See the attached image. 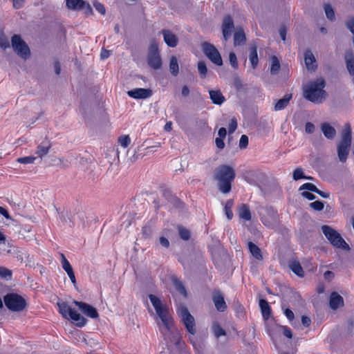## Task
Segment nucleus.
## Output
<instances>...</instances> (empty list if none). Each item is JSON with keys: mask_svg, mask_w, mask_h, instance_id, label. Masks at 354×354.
I'll use <instances>...</instances> for the list:
<instances>
[{"mask_svg": "<svg viewBox=\"0 0 354 354\" xmlns=\"http://www.w3.org/2000/svg\"><path fill=\"white\" fill-rule=\"evenodd\" d=\"M158 329L170 354H179L183 349L185 342L182 334L176 327L174 321L160 325Z\"/></svg>", "mask_w": 354, "mask_h": 354, "instance_id": "obj_1", "label": "nucleus"}, {"mask_svg": "<svg viewBox=\"0 0 354 354\" xmlns=\"http://www.w3.org/2000/svg\"><path fill=\"white\" fill-rule=\"evenodd\" d=\"M324 86L325 81L322 78L310 82L304 87V97L311 102L320 104L327 96Z\"/></svg>", "mask_w": 354, "mask_h": 354, "instance_id": "obj_2", "label": "nucleus"}, {"mask_svg": "<svg viewBox=\"0 0 354 354\" xmlns=\"http://www.w3.org/2000/svg\"><path fill=\"white\" fill-rule=\"evenodd\" d=\"M235 178L234 169L228 165L218 167L215 172L214 178L218 181V189L223 194H227L232 188V183Z\"/></svg>", "mask_w": 354, "mask_h": 354, "instance_id": "obj_3", "label": "nucleus"}, {"mask_svg": "<svg viewBox=\"0 0 354 354\" xmlns=\"http://www.w3.org/2000/svg\"><path fill=\"white\" fill-rule=\"evenodd\" d=\"M148 297L156 311L154 319L158 326H159V324L162 325L174 321L167 304H164L160 298L154 295L150 294Z\"/></svg>", "mask_w": 354, "mask_h": 354, "instance_id": "obj_4", "label": "nucleus"}, {"mask_svg": "<svg viewBox=\"0 0 354 354\" xmlns=\"http://www.w3.org/2000/svg\"><path fill=\"white\" fill-rule=\"evenodd\" d=\"M352 142V131L349 123H346L341 133V140L337 143V156L340 162H345L350 151Z\"/></svg>", "mask_w": 354, "mask_h": 354, "instance_id": "obj_5", "label": "nucleus"}, {"mask_svg": "<svg viewBox=\"0 0 354 354\" xmlns=\"http://www.w3.org/2000/svg\"><path fill=\"white\" fill-rule=\"evenodd\" d=\"M181 323L186 330L192 335L196 334V322L188 308L184 304H180L176 310Z\"/></svg>", "mask_w": 354, "mask_h": 354, "instance_id": "obj_6", "label": "nucleus"}, {"mask_svg": "<svg viewBox=\"0 0 354 354\" xmlns=\"http://www.w3.org/2000/svg\"><path fill=\"white\" fill-rule=\"evenodd\" d=\"M322 230L323 234L333 246L346 250H348L350 249L348 245L342 239L341 235L331 227L328 225H323L322 227Z\"/></svg>", "mask_w": 354, "mask_h": 354, "instance_id": "obj_7", "label": "nucleus"}, {"mask_svg": "<svg viewBox=\"0 0 354 354\" xmlns=\"http://www.w3.org/2000/svg\"><path fill=\"white\" fill-rule=\"evenodd\" d=\"M5 305L11 311L20 312L26 306V300L15 293L7 294L3 298Z\"/></svg>", "mask_w": 354, "mask_h": 354, "instance_id": "obj_8", "label": "nucleus"}, {"mask_svg": "<svg viewBox=\"0 0 354 354\" xmlns=\"http://www.w3.org/2000/svg\"><path fill=\"white\" fill-rule=\"evenodd\" d=\"M12 47L14 51L24 59H27L30 55L28 46L19 35H14L11 39Z\"/></svg>", "mask_w": 354, "mask_h": 354, "instance_id": "obj_9", "label": "nucleus"}, {"mask_svg": "<svg viewBox=\"0 0 354 354\" xmlns=\"http://www.w3.org/2000/svg\"><path fill=\"white\" fill-rule=\"evenodd\" d=\"M147 64L153 69L158 70L162 66V59L158 51V44L152 41L149 48Z\"/></svg>", "mask_w": 354, "mask_h": 354, "instance_id": "obj_10", "label": "nucleus"}, {"mask_svg": "<svg viewBox=\"0 0 354 354\" xmlns=\"http://www.w3.org/2000/svg\"><path fill=\"white\" fill-rule=\"evenodd\" d=\"M261 221L269 228H274L279 223V215L273 208L266 207L260 213Z\"/></svg>", "mask_w": 354, "mask_h": 354, "instance_id": "obj_11", "label": "nucleus"}, {"mask_svg": "<svg viewBox=\"0 0 354 354\" xmlns=\"http://www.w3.org/2000/svg\"><path fill=\"white\" fill-rule=\"evenodd\" d=\"M202 50L205 56L214 64L217 66L223 65L221 55L217 48L210 43L203 42L201 44Z\"/></svg>", "mask_w": 354, "mask_h": 354, "instance_id": "obj_12", "label": "nucleus"}, {"mask_svg": "<svg viewBox=\"0 0 354 354\" xmlns=\"http://www.w3.org/2000/svg\"><path fill=\"white\" fill-rule=\"evenodd\" d=\"M59 218L64 222L69 221L74 224L77 221H80L83 225L84 223V218L86 217L85 214L83 212H79L77 215L72 216L71 214L68 213V211L63 210L59 212Z\"/></svg>", "mask_w": 354, "mask_h": 354, "instance_id": "obj_13", "label": "nucleus"}, {"mask_svg": "<svg viewBox=\"0 0 354 354\" xmlns=\"http://www.w3.org/2000/svg\"><path fill=\"white\" fill-rule=\"evenodd\" d=\"M73 303L78 306L79 309L85 315L93 319L98 317L99 315L97 310L91 305L78 301H74Z\"/></svg>", "mask_w": 354, "mask_h": 354, "instance_id": "obj_14", "label": "nucleus"}, {"mask_svg": "<svg viewBox=\"0 0 354 354\" xmlns=\"http://www.w3.org/2000/svg\"><path fill=\"white\" fill-rule=\"evenodd\" d=\"M234 28V25L232 18L229 15L225 17L222 24V32L225 41H227L230 38Z\"/></svg>", "mask_w": 354, "mask_h": 354, "instance_id": "obj_15", "label": "nucleus"}, {"mask_svg": "<svg viewBox=\"0 0 354 354\" xmlns=\"http://www.w3.org/2000/svg\"><path fill=\"white\" fill-rule=\"evenodd\" d=\"M152 91L149 88H137L127 91V95L132 98L140 100L147 99L152 95Z\"/></svg>", "mask_w": 354, "mask_h": 354, "instance_id": "obj_16", "label": "nucleus"}, {"mask_svg": "<svg viewBox=\"0 0 354 354\" xmlns=\"http://www.w3.org/2000/svg\"><path fill=\"white\" fill-rule=\"evenodd\" d=\"M161 32L163 35L164 41L167 46L172 48L177 46L178 39L176 35L169 30H162Z\"/></svg>", "mask_w": 354, "mask_h": 354, "instance_id": "obj_17", "label": "nucleus"}, {"mask_svg": "<svg viewBox=\"0 0 354 354\" xmlns=\"http://www.w3.org/2000/svg\"><path fill=\"white\" fill-rule=\"evenodd\" d=\"M324 136L328 140H333L336 136V130L328 122H323L320 125Z\"/></svg>", "mask_w": 354, "mask_h": 354, "instance_id": "obj_18", "label": "nucleus"}, {"mask_svg": "<svg viewBox=\"0 0 354 354\" xmlns=\"http://www.w3.org/2000/svg\"><path fill=\"white\" fill-rule=\"evenodd\" d=\"M343 305V297L337 292H333L330 297V307L333 310H336Z\"/></svg>", "mask_w": 354, "mask_h": 354, "instance_id": "obj_19", "label": "nucleus"}, {"mask_svg": "<svg viewBox=\"0 0 354 354\" xmlns=\"http://www.w3.org/2000/svg\"><path fill=\"white\" fill-rule=\"evenodd\" d=\"M213 301L217 310L223 312L226 309L227 306L221 293H215L213 296Z\"/></svg>", "mask_w": 354, "mask_h": 354, "instance_id": "obj_20", "label": "nucleus"}, {"mask_svg": "<svg viewBox=\"0 0 354 354\" xmlns=\"http://www.w3.org/2000/svg\"><path fill=\"white\" fill-rule=\"evenodd\" d=\"M209 97L212 103L214 104L221 105L225 100V97L223 96L220 90H210L209 91Z\"/></svg>", "mask_w": 354, "mask_h": 354, "instance_id": "obj_21", "label": "nucleus"}, {"mask_svg": "<svg viewBox=\"0 0 354 354\" xmlns=\"http://www.w3.org/2000/svg\"><path fill=\"white\" fill-rule=\"evenodd\" d=\"M246 41L245 34L241 28H236L234 34V45L235 46H242Z\"/></svg>", "mask_w": 354, "mask_h": 354, "instance_id": "obj_22", "label": "nucleus"}, {"mask_svg": "<svg viewBox=\"0 0 354 354\" xmlns=\"http://www.w3.org/2000/svg\"><path fill=\"white\" fill-rule=\"evenodd\" d=\"M344 59L346 64L347 70L349 74L354 75V55L351 50L346 52Z\"/></svg>", "mask_w": 354, "mask_h": 354, "instance_id": "obj_23", "label": "nucleus"}, {"mask_svg": "<svg viewBox=\"0 0 354 354\" xmlns=\"http://www.w3.org/2000/svg\"><path fill=\"white\" fill-rule=\"evenodd\" d=\"M68 319L78 327H82L86 323V319L75 310L70 314Z\"/></svg>", "mask_w": 354, "mask_h": 354, "instance_id": "obj_24", "label": "nucleus"}, {"mask_svg": "<svg viewBox=\"0 0 354 354\" xmlns=\"http://www.w3.org/2000/svg\"><path fill=\"white\" fill-rule=\"evenodd\" d=\"M51 145L49 141L44 140L38 145L36 151V154L42 158L44 156L48 154Z\"/></svg>", "mask_w": 354, "mask_h": 354, "instance_id": "obj_25", "label": "nucleus"}, {"mask_svg": "<svg viewBox=\"0 0 354 354\" xmlns=\"http://www.w3.org/2000/svg\"><path fill=\"white\" fill-rule=\"evenodd\" d=\"M259 306L263 319L265 320H268L271 315L272 311L268 302L266 300L262 299L259 301Z\"/></svg>", "mask_w": 354, "mask_h": 354, "instance_id": "obj_26", "label": "nucleus"}, {"mask_svg": "<svg viewBox=\"0 0 354 354\" xmlns=\"http://www.w3.org/2000/svg\"><path fill=\"white\" fill-rule=\"evenodd\" d=\"M66 7L69 10H80L85 6L84 0H66Z\"/></svg>", "mask_w": 354, "mask_h": 354, "instance_id": "obj_27", "label": "nucleus"}, {"mask_svg": "<svg viewBox=\"0 0 354 354\" xmlns=\"http://www.w3.org/2000/svg\"><path fill=\"white\" fill-rule=\"evenodd\" d=\"M304 61L308 70H315L316 66L314 65L315 58L310 50H306L304 53Z\"/></svg>", "mask_w": 354, "mask_h": 354, "instance_id": "obj_28", "label": "nucleus"}, {"mask_svg": "<svg viewBox=\"0 0 354 354\" xmlns=\"http://www.w3.org/2000/svg\"><path fill=\"white\" fill-rule=\"evenodd\" d=\"M248 247L251 254L257 260L261 261L263 256L260 248L252 242L250 241L248 243Z\"/></svg>", "mask_w": 354, "mask_h": 354, "instance_id": "obj_29", "label": "nucleus"}, {"mask_svg": "<svg viewBox=\"0 0 354 354\" xmlns=\"http://www.w3.org/2000/svg\"><path fill=\"white\" fill-rule=\"evenodd\" d=\"M240 218L245 221H250L252 218L249 206L246 204H242L238 211Z\"/></svg>", "mask_w": 354, "mask_h": 354, "instance_id": "obj_30", "label": "nucleus"}, {"mask_svg": "<svg viewBox=\"0 0 354 354\" xmlns=\"http://www.w3.org/2000/svg\"><path fill=\"white\" fill-rule=\"evenodd\" d=\"M249 59L252 68L254 69L258 65L259 59L257 55V47L255 45L250 47Z\"/></svg>", "mask_w": 354, "mask_h": 354, "instance_id": "obj_31", "label": "nucleus"}, {"mask_svg": "<svg viewBox=\"0 0 354 354\" xmlns=\"http://www.w3.org/2000/svg\"><path fill=\"white\" fill-rule=\"evenodd\" d=\"M290 269L299 277H303L304 275V270L297 261H292L289 263Z\"/></svg>", "mask_w": 354, "mask_h": 354, "instance_id": "obj_32", "label": "nucleus"}, {"mask_svg": "<svg viewBox=\"0 0 354 354\" xmlns=\"http://www.w3.org/2000/svg\"><path fill=\"white\" fill-rule=\"evenodd\" d=\"M292 98V94H286L283 98L277 101L274 106L275 111H281L286 107Z\"/></svg>", "mask_w": 354, "mask_h": 354, "instance_id": "obj_33", "label": "nucleus"}, {"mask_svg": "<svg viewBox=\"0 0 354 354\" xmlns=\"http://www.w3.org/2000/svg\"><path fill=\"white\" fill-rule=\"evenodd\" d=\"M57 306L59 308V312L62 314V315L66 318L68 319V317L70 316V314L73 311V309H72L66 303L62 302V303H57Z\"/></svg>", "mask_w": 354, "mask_h": 354, "instance_id": "obj_34", "label": "nucleus"}, {"mask_svg": "<svg viewBox=\"0 0 354 354\" xmlns=\"http://www.w3.org/2000/svg\"><path fill=\"white\" fill-rule=\"evenodd\" d=\"M271 67H270V73L272 75H276L279 73L281 66L279 61L278 60L276 56H272L270 58Z\"/></svg>", "mask_w": 354, "mask_h": 354, "instance_id": "obj_35", "label": "nucleus"}, {"mask_svg": "<svg viewBox=\"0 0 354 354\" xmlns=\"http://www.w3.org/2000/svg\"><path fill=\"white\" fill-rule=\"evenodd\" d=\"M169 70L174 76H176L178 74L179 66L177 58L175 56H172L170 59Z\"/></svg>", "mask_w": 354, "mask_h": 354, "instance_id": "obj_36", "label": "nucleus"}, {"mask_svg": "<svg viewBox=\"0 0 354 354\" xmlns=\"http://www.w3.org/2000/svg\"><path fill=\"white\" fill-rule=\"evenodd\" d=\"M212 330L216 338L222 335H225L226 333L224 329L221 328V326L217 322H214L212 326Z\"/></svg>", "mask_w": 354, "mask_h": 354, "instance_id": "obj_37", "label": "nucleus"}, {"mask_svg": "<svg viewBox=\"0 0 354 354\" xmlns=\"http://www.w3.org/2000/svg\"><path fill=\"white\" fill-rule=\"evenodd\" d=\"M172 281L176 290L183 296L187 297V291L182 281L178 280L177 278H174Z\"/></svg>", "mask_w": 354, "mask_h": 354, "instance_id": "obj_38", "label": "nucleus"}, {"mask_svg": "<svg viewBox=\"0 0 354 354\" xmlns=\"http://www.w3.org/2000/svg\"><path fill=\"white\" fill-rule=\"evenodd\" d=\"M233 204H234L233 201L228 200L226 202L225 207H224L225 213V215L228 220H231L233 217V213L232 211V207L233 206Z\"/></svg>", "mask_w": 354, "mask_h": 354, "instance_id": "obj_39", "label": "nucleus"}, {"mask_svg": "<svg viewBox=\"0 0 354 354\" xmlns=\"http://www.w3.org/2000/svg\"><path fill=\"white\" fill-rule=\"evenodd\" d=\"M178 230L179 236L183 240L188 241L189 239L190 232L187 229L183 227V226H179L178 227Z\"/></svg>", "mask_w": 354, "mask_h": 354, "instance_id": "obj_40", "label": "nucleus"}, {"mask_svg": "<svg viewBox=\"0 0 354 354\" xmlns=\"http://www.w3.org/2000/svg\"><path fill=\"white\" fill-rule=\"evenodd\" d=\"M324 10H325V13H326V17L329 20H330V21L335 20V12H334L333 8H332V6L330 5H329V4L325 5Z\"/></svg>", "mask_w": 354, "mask_h": 354, "instance_id": "obj_41", "label": "nucleus"}, {"mask_svg": "<svg viewBox=\"0 0 354 354\" xmlns=\"http://www.w3.org/2000/svg\"><path fill=\"white\" fill-rule=\"evenodd\" d=\"M62 257V268L68 273V272H71L73 270V268L70 264L69 261L66 259V257L64 254H61Z\"/></svg>", "mask_w": 354, "mask_h": 354, "instance_id": "obj_42", "label": "nucleus"}, {"mask_svg": "<svg viewBox=\"0 0 354 354\" xmlns=\"http://www.w3.org/2000/svg\"><path fill=\"white\" fill-rule=\"evenodd\" d=\"M198 70L202 78L206 77L207 68L204 62L201 61L198 63Z\"/></svg>", "mask_w": 354, "mask_h": 354, "instance_id": "obj_43", "label": "nucleus"}, {"mask_svg": "<svg viewBox=\"0 0 354 354\" xmlns=\"http://www.w3.org/2000/svg\"><path fill=\"white\" fill-rule=\"evenodd\" d=\"M118 142L122 147L127 148L131 142V139L128 135H124L119 137Z\"/></svg>", "mask_w": 354, "mask_h": 354, "instance_id": "obj_44", "label": "nucleus"}, {"mask_svg": "<svg viewBox=\"0 0 354 354\" xmlns=\"http://www.w3.org/2000/svg\"><path fill=\"white\" fill-rule=\"evenodd\" d=\"M304 178H306V176L304 175L303 169L299 167L295 169L292 174V178L295 180H298Z\"/></svg>", "mask_w": 354, "mask_h": 354, "instance_id": "obj_45", "label": "nucleus"}, {"mask_svg": "<svg viewBox=\"0 0 354 354\" xmlns=\"http://www.w3.org/2000/svg\"><path fill=\"white\" fill-rule=\"evenodd\" d=\"M35 159L34 156H26L17 158V161L21 164H30L33 163Z\"/></svg>", "mask_w": 354, "mask_h": 354, "instance_id": "obj_46", "label": "nucleus"}, {"mask_svg": "<svg viewBox=\"0 0 354 354\" xmlns=\"http://www.w3.org/2000/svg\"><path fill=\"white\" fill-rule=\"evenodd\" d=\"M304 189L315 192L317 190V187L313 183H304V185H302L299 187V190H304Z\"/></svg>", "mask_w": 354, "mask_h": 354, "instance_id": "obj_47", "label": "nucleus"}, {"mask_svg": "<svg viewBox=\"0 0 354 354\" xmlns=\"http://www.w3.org/2000/svg\"><path fill=\"white\" fill-rule=\"evenodd\" d=\"M310 207L316 211H321L324 209V204L320 201H316L310 203Z\"/></svg>", "mask_w": 354, "mask_h": 354, "instance_id": "obj_48", "label": "nucleus"}, {"mask_svg": "<svg viewBox=\"0 0 354 354\" xmlns=\"http://www.w3.org/2000/svg\"><path fill=\"white\" fill-rule=\"evenodd\" d=\"M229 61L231 64V66L234 68L236 69L238 68V62H237V58L236 55L234 53L231 52L229 55Z\"/></svg>", "mask_w": 354, "mask_h": 354, "instance_id": "obj_49", "label": "nucleus"}, {"mask_svg": "<svg viewBox=\"0 0 354 354\" xmlns=\"http://www.w3.org/2000/svg\"><path fill=\"white\" fill-rule=\"evenodd\" d=\"M12 276V272L10 270L7 269L5 267H0V277L2 278H10Z\"/></svg>", "mask_w": 354, "mask_h": 354, "instance_id": "obj_50", "label": "nucleus"}, {"mask_svg": "<svg viewBox=\"0 0 354 354\" xmlns=\"http://www.w3.org/2000/svg\"><path fill=\"white\" fill-rule=\"evenodd\" d=\"M0 47L4 50L10 47L9 40L5 36L0 37Z\"/></svg>", "mask_w": 354, "mask_h": 354, "instance_id": "obj_51", "label": "nucleus"}, {"mask_svg": "<svg viewBox=\"0 0 354 354\" xmlns=\"http://www.w3.org/2000/svg\"><path fill=\"white\" fill-rule=\"evenodd\" d=\"M248 145V137L246 135H242L239 140V147L245 149Z\"/></svg>", "mask_w": 354, "mask_h": 354, "instance_id": "obj_52", "label": "nucleus"}, {"mask_svg": "<svg viewBox=\"0 0 354 354\" xmlns=\"http://www.w3.org/2000/svg\"><path fill=\"white\" fill-rule=\"evenodd\" d=\"M237 128V121L235 118L231 119L230 123L229 124L228 131L230 133H234Z\"/></svg>", "mask_w": 354, "mask_h": 354, "instance_id": "obj_53", "label": "nucleus"}, {"mask_svg": "<svg viewBox=\"0 0 354 354\" xmlns=\"http://www.w3.org/2000/svg\"><path fill=\"white\" fill-rule=\"evenodd\" d=\"M281 328L283 330V334L289 339H291L292 337V333L290 328H288L286 326H281Z\"/></svg>", "mask_w": 354, "mask_h": 354, "instance_id": "obj_54", "label": "nucleus"}, {"mask_svg": "<svg viewBox=\"0 0 354 354\" xmlns=\"http://www.w3.org/2000/svg\"><path fill=\"white\" fill-rule=\"evenodd\" d=\"M93 6H94L95 8L96 9V10H97L100 14H102V15L105 14L106 10H105V8L103 4H102L100 2L96 1V2H94Z\"/></svg>", "mask_w": 354, "mask_h": 354, "instance_id": "obj_55", "label": "nucleus"}, {"mask_svg": "<svg viewBox=\"0 0 354 354\" xmlns=\"http://www.w3.org/2000/svg\"><path fill=\"white\" fill-rule=\"evenodd\" d=\"M346 26L354 37V17H352L346 22Z\"/></svg>", "mask_w": 354, "mask_h": 354, "instance_id": "obj_56", "label": "nucleus"}, {"mask_svg": "<svg viewBox=\"0 0 354 354\" xmlns=\"http://www.w3.org/2000/svg\"><path fill=\"white\" fill-rule=\"evenodd\" d=\"M315 129V127L312 122H308L306 123L305 131L307 133H313Z\"/></svg>", "mask_w": 354, "mask_h": 354, "instance_id": "obj_57", "label": "nucleus"}, {"mask_svg": "<svg viewBox=\"0 0 354 354\" xmlns=\"http://www.w3.org/2000/svg\"><path fill=\"white\" fill-rule=\"evenodd\" d=\"M284 314L290 322H292L293 321L295 315L293 312L290 309L286 308L284 310Z\"/></svg>", "mask_w": 354, "mask_h": 354, "instance_id": "obj_58", "label": "nucleus"}, {"mask_svg": "<svg viewBox=\"0 0 354 354\" xmlns=\"http://www.w3.org/2000/svg\"><path fill=\"white\" fill-rule=\"evenodd\" d=\"M13 3V7L15 9L21 8L25 2V0H11Z\"/></svg>", "mask_w": 354, "mask_h": 354, "instance_id": "obj_59", "label": "nucleus"}, {"mask_svg": "<svg viewBox=\"0 0 354 354\" xmlns=\"http://www.w3.org/2000/svg\"><path fill=\"white\" fill-rule=\"evenodd\" d=\"M84 12L86 15H89L93 14V9L91 5L85 1V6L83 8Z\"/></svg>", "mask_w": 354, "mask_h": 354, "instance_id": "obj_60", "label": "nucleus"}, {"mask_svg": "<svg viewBox=\"0 0 354 354\" xmlns=\"http://www.w3.org/2000/svg\"><path fill=\"white\" fill-rule=\"evenodd\" d=\"M215 143H216V147L220 149H223L225 147L223 138H216L215 140Z\"/></svg>", "mask_w": 354, "mask_h": 354, "instance_id": "obj_61", "label": "nucleus"}, {"mask_svg": "<svg viewBox=\"0 0 354 354\" xmlns=\"http://www.w3.org/2000/svg\"><path fill=\"white\" fill-rule=\"evenodd\" d=\"M301 323L305 327H308L311 324L310 319L305 315L301 317Z\"/></svg>", "mask_w": 354, "mask_h": 354, "instance_id": "obj_62", "label": "nucleus"}, {"mask_svg": "<svg viewBox=\"0 0 354 354\" xmlns=\"http://www.w3.org/2000/svg\"><path fill=\"white\" fill-rule=\"evenodd\" d=\"M160 243L162 246H163L165 248H168L169 247V240L164 236L160 237Z\"/></svg>", "mask_w": 354, "mask_h": 354, "instance_id": "obj_63", "label": "nucleus"}, {"mask_svg": "<svg viewBox=\"0 0 354 354\" xmlns=\"http://www.w3.org/2000/svg\"><path fill=\"white\" fill-rule=\"evenodd\" d=\"M301 196L310 201H313L316 198V196L314 194L308 192H303L301 193Z\"/></svg>", "mask_w": 354, "mask_h": 354, "instance_id": "obj_64", "label": "nucleus"}]
</instances>
